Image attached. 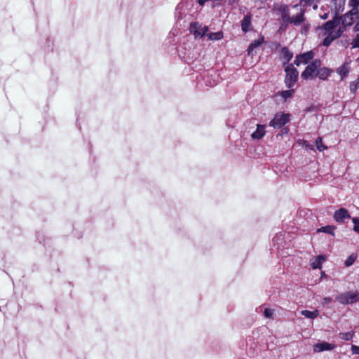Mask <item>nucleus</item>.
Masks as SVG:
<instances>
[{
  "instance_id": "4be33fe9",
  "label": "nucleus",
  "mask_w": 359,
  "mask_h": 359,
  "mask_svg": "<svg viewBox=\"0 0 359 359\" xmlns=\"http://www.w3.org/2000/svg\"><path fill=\"white\" fill-rule=\"evenodd\" d=\"M354 334H355L354 331H351V332H340L339 334V337L342 340L350 341L353 339V337H354Z\"/></svg>"
},
{
  "instance_id": "412c9836",
  "label": "nucleus",
  "mask_w": 359,
  "mask_h": 359,
  "mask_svg": "<svg viewBox=\"0 0 359 359\" xmlns=\"http://www.w3.org/2000/svg\"><path fill=\"white\" fill-rule=\"evenodd\" d=\"M301 313L302 316H305L306 318L314 319L318 316V311L315 310L313 311H308V310H303L301 311Z\"/></svg>"
},
{
  "instance_id": "5701e85b",
  "label": "nucleus",
  "mask_w": 359,
  "mask_h": 359,
  "mask_svg": "<svg viewBox=\"0 0 359 359\" xmlns=\"http://www.w3.org/2000/svg\"><path fill=\"white\" fill-rule=\"evenodd\" d=\"M350 90L351 93L355 94L359 88V76L353 81L350 83Z\"/></svg>"
},
{
  "instance_id": "dca6fc26",
  "label": "nucleus",
  "mask_w": 359,
  "mask_h": 359,
  "mask_svg": "<svg viewBox=\"0 0 359 359\" xmlns=\"http://www.w3.org/2000/svg\"><path fill=\"white\" fill-rule=\"evenodd\" d=\"M331 74V70L327 67L320 68L317 69L316 76L321 80H326Z\"/></svg>"
},
{
  "instance_id": "393cba45",
  "label": "nucleus",
  "mask_w": 359,
  "mask_h": 359,
  "mask_svg": "<svg viewBox=\"0 0 359 359\" xmlns=\"http://www.w3.org/2000/svg\"><path fill=\"white\" fill-rule=\"evenodd\" d=\"M294 93L293 89H290L287 90H283L280 93L281 96L286 100L287 98H290L292 96Z\"/></svg>"
},
{
  "instance_id": "f8f14e48",
  "label": "nucleus",
  "mask_w": 359,
  "mask_h": 359,
  "mask_svg": "<svg viewBox=\"0 0 359 359\" xmlns=\"http://www.w3.org/2000/svg\"><path fill=\"white\" fill-rule=\"evenodd\" d=\"M351 62H345L341 66L339 67L336 72L340 76L341 79L344 80L348 74L351 70Z\"/></svg>"
},
{
  "instance_id": "c756f323",
  "label": "nucleus",
  "mask_w": 359,
  "mask_h": 359,
  "mask_svg": "<svg viewBox=\"0 0 359 359\" xmlns=\"http://www.w3.org/2000/svg\"><path fill=\"white\" fill-rule=\"evenodd\" d=\"M303 25L302 29H301V33L302 34H306L308 29H309L310 25L309 24H305V21L302 23Z\"/></svg>"
},
{
  "instance_id": "72a5a7b5",
  "label": "nucleus",
  "mask_w": 359,
  "mask_h": 359,
  "mask_svg": "<svg viewBox=\"0 0 359 359\" xmlns=\"http://www.w3.org/2000/svg\"><path fill=\"white\" fill-rule=\"evenodd\" d=\"M324 301H325V302H327V303L330 302L331 298H330V297L325 298Z\"/></svg>"
},
{
  "instance_id": "2f4dec72",
  "label": "nucleus",
  "mask_w": 359,
  "mask_h": 359,
  "mask_svg": "<svg viewBox=\"0 0 359 359\" xmlns=\"http://www.w3.org/2000/svg\"><path fill=\"white\" fill-rule=\"evenodd\" d=\"M330 12L322 11L319 13V17L323 20H326L329 18Z\"/></svg>"
},
{
  "instance_id": "2eb2a0df",
  "label": "nucleus",
  "mask_w": 359,
  "mask_h": 359,
  "mask_svg": "<svg viewBox=\"0 0 359 359\" xmlns=\"http://www.w3.org/2000/svg\"><path fill=\"white\" fill-rule=\"evenodd\" d=\"M293 53L288 49L287 47H283L280 50V58L284 60L283 64L289 62V61L292 58Z\"/></svg>"
},
{
  "instance_id": "f704fd0d",
  "label": "nucleus",
  "mask_w": 359,
  "mask_h": 359,
  "mask_svg": "<svg viewBox=\"0 0 359 359\" xmlns=\"http://www.w3.org/2000/svg\"><path fill=\"white\" fill-rule=\"evenodd\" d=\"M238 1V0H229V2H231V3H236Z\"/></svg>"
},
{
  "instance_id": "bb28decb",
  "label": "nucleus",
  "mask_w": 359,
  "mask_h": 359,
  "mask_svg": "<svg viewBox=\"0 0 359 359\" xmlns=\"http://www.w3.org/2000/svg\"><path fill=\"white\" fill-rule=\"evenodd\" d=\"M353 226V231L359 233V218L353 217L352 219Z\"/></svg>"
},
{
  "instance_id": "f257e3e1",
  "label": "nucleus",
  "mask_w": 359,
  "mask_h": 359,
  "mask_svg": "<svg viewBox=\"0 0 359 359\" xmlns=\"http://www.w3.org/2000/svg\"><path fill=\"white\" fill-rule=\"evenodd\" d=\"M348 5L351 10L341 18L334 16L332 20L318 27V35L325 36L323 46L328 47L334 40L342 35L346 27L354 25V30L359 31V0H349Z\"/></svg>"
},
{
  "instance_id": "ddd939ff",
  "label": "nucleus",
  "mask_w": 359,
  "mask_h": 359,
  "mask_svg": "<svg viewBox=\"0 0 359 359\" xmlns=\"http://www.w3.org/2000/svg\"><path fill=\"white\" fill-rule=\"evenodd\" d=\"M320 0H300L299 4H295L292 7L297 8L299 6L306 11V8L312 6L314 9L317 8V4Z\"/></svg>"
},
{
  "instance_id": "9d476101",
  "label": "nucleus",
  "mask_w": 359,
  "mask_h": 359,
  "mask_svg": "<svg viewBox=\"0 0 359 359\" xmlns=\"http://www.w3.org/2000/svg\"><path fill=\"white\" fill-rule=\"evenodd\" d=\"M335 348V345L326 341L315 344L313 345V351L319 353L325 351H331Z\"/></svg>"
},
{
  "instance_id": "9b49d317",
  "label": "nucleus",
  "mask_w": 359,
  "mask_h": 359,
  "mask_svg": "<svg viewBox=\"0 0 359 359\" xmlns=\"http://www.w3.org/2000/svg\"><path fill=\"white\" fill-rule=\"evenodd\" d=\"M252 15L250 13H247L241 22V29L244 33H246L252 29L251 23Z\"/></svg>"
},
{
  "instance_id": "c85d7f7f",
  "label": "nucleus",
  "mask_w": 359,
  "mask_h": 359,
  "mask_svg": "<svg viewBox=\"0 0 359 359\" xmlns=\"http://www.w3.org/2000/svg\"><path fill=\"white\" fill-rule=\"evenodd\" d=\"M352 48H359V33L356 34L355 37L351 42Z\"/></svg>"
},
{
  "instance_id": "f03ea898",
  "label": "nucleus",
  "mask_w": 359,
  "mask_h": 359,
  "mask_svg": "<svg viewBox=\"0 0 359 359\" xmlns=\"http://www.w3.org/2000/svg\"><path fill=\"white\" fill-rule=\"evenodd\" d=\"M273 10L280 17L284 25L291 24L294 26H299L306 21L305 10L302 8H300L299 11L292 16L290 15L289 6L286 4L282 3L275 4L273 5Z\"/></svg>"
},
{
  "instance_id": "aec40b11",
  "label": "nucleus",
  "mask_w": 359,
  "mask_h": 359,
  "mask_svg": "<svg viewBox=\"0 0 359 359\" xmlns=\"http://www.w3.org/2000/svg\"><path fill=\"white\" fill-rule=\"evenodd\" d=\"M208 39L211 41H217L220 40L223 38L222 32H210L207 34Z\"/></svg>"
},
{
  "instance_id": "39448f33",
  "label": "nucleus",
  "mask_w": 359,
  "mask_h": 359,
  "mask_svg": "<svg viewBox=\"0 0 359 359\" xmlns=\"http://www.w3.org/2000/svg\"><path fill=\"white\" fill-rule=\"evenodd\" d=\"M291 115L290 114L277 113L269 122V126L274 128H280L290 122Z\"/></svg>"
},
{
  "instance_id": "a211bd4d",
  "label": "nucleus",
  "mask_w": 359,
  "mask_h": 359,
  "mask_svg": "<svg viewBox=\"0 0 359 359\" xmlns=\"http://www.w3.org/2000/svg\"><path fill=\"white\" fill-rule=\"evenodd\" d=\"M325 260L323 256H318L316 259L311 262V266L313 269H320L322 267L323 262Z\"/></svg>"
},
{
  "instance_id": "f3484780",
  "label": "nucleus",
  "mask_w": 359,
  "mask_h": 359,
  "mask_svg": "<svg viewBox=\"0 0 359 359\" xmlns=\"http://www.w3.org/2000/svg\"><path fill=\"white\" fill-rule=\"evenodd\" d=\"M264 41V39L262 38V39H257V40H255L253 41L248 46V49H247V51H248V55H252V51L255 48L259 47V46L262 45V43H263Z\"/></svg>"
},
{
  "instance_id": "0eeeda50",
  "label": "nucleus",
  "mask_w": 359,
  "mask_h": 359,
  "mask_svg": "<svg viewBox=\"0 0 359 359\" xmlns=\"http://www.w3.org/2000/svg\"><path fill=\"white\" fill-rule=\"evenodd\" d=\"M189 31L194 34L196 38L205 36L208 31V26H202L198 22H191L189 27Z\"/></svg>"
},
{
  "instance_id": "7ed1b4c3",
  "label": "nucleus",
  "mask_w": 359,
  "mask_h": 359,
  "mask_svg": "<svg viewBox=\"0 0 359 359\" xmlns=\"http://www.w3.org/2000/svg\"><path fill=\"white\" fill-rule=\"evenodd\" d=\"M286 73L285 78V86L288 88H292L297 81L299 72L297 69L294 67L293 64L287 65L285 68Z\"/></svg>"
},
{
  "instance_id": "b1692460",
  "label": "nucleus",
  "mask_w": 359,
  "mask_h": 359,
  "mask_svg": "<svg viewBox=\"0 0 359 359\" xmlns=\"http://www.w3.org/2000/svg\"><path fill=\"white\" fill-rule=\"evenodd\" d=\"M315 144L319 151H323L327 149V147L323 144L321 137H318L315 141Z\"/></svg>"
},
{
  "instance_id": "20e7f679",
  "label": "nucleus",
  "mask_w": 359,
  "mask_h": 359,
  "mask_svg": "<svg viewBox=\"0 0 359 359\" xmlns=\"http://www.w3.org/2000/svg\"><path fill=\"white\" fill-rule=\"evenodd\" d=\"M336 301L341 304H351L359 301V291H349L336 296Z\"/></svg>"
},
{
  "instance_id": "473e14b6",
  "label": "nucleus",
  "mask_w": 359,
  "mask_h": 359,
  "mask_svg": "<svg viewBox=\"0 0 359 359\" xmlns=\"http://www.w3.org/2000/svg\"><path fill=\"white\" fill-rule=\"evenodd\" d=\"M334 1H335V4H341V3H342V2L344 3V0H334Z\"/></svg>"
},
{
  "instance_id": "423d86ee",
  "label": "nucleus",
  "mask_w": 359,
  "mask_h": 359,
  "mask_svg": "<svg viewBox=\"0 0 359 359\" xmlns=\"http://www.w3.org/2000/svg\"><path fill=\"white\" fill-rule=\"evenodd\" d=\"M320 66V61L319 60H314L307 65L304 71L302 73V78L303 79H308L309 77H313V74L317 72V69Z\"/></svg>"
},
{
  "instance_id": "a878e982",
  "label": "nucleus",
  "mask_w": 359,
  "mask_h": 359,
  "mask_svg": "<svg viewBox=\"0 0 359 359\" xmlns=\"http://www.w3.org/2000/svg\"><path fill=\"white\" fill-rule=\"evenodd\" d=\"M356 259V257L354 255H351L346 260H345V262H344V264L346 266H351L355 260Z\"/></svg>"
},
{
  "instance_id": "4468645a",
  "label": "nucleus",
  "mask_w": 359,
  "mask_h": 359,
  "mask_svg": "<svg viewBox=\"0 0 359 359\" xmlns=\"http://www.w3.org/2000/svg\"><path fill=\"white\" fill-rule=\"evenodd\" d=\"M266 126L262 125V124H257V129L255 131H254L251 137L253 140H260L262 139L266 134Z\"/></svg>"
},
{
  "instance_id": "6e6552de",
  "label": "nucleus",
  "mask_w": 359,
  "mask_h": 359,
  "mask_svg": "<svg viewBox=\"0 0 359 359\" xmlns=\"http://www.w3.org/2000/svg\"><path fill=\"white\" fill-rule=\"evenodd\" d=\"M314 57V53L313 51H308L296 56L294 61V64L297 66H299L302 64H307Z\"/></svg>"
},
{
  "instance_id": "cd10ccee",
  "label": "nucleus",
  "mask_w": 359,
  "mask_h": 359,
  "mask_svg": "<svg viewBox=\"0 0 359 359\" xmlns=\"http://www.w3.org/2000/svg\"><path fill=\"white\" fill-rule=\"evenodd\" d=\"M264 316L267 318H271L273 316V310L271 309H265L264 311Z\"/></svg>"
},
{
  "instance_id": "1a4fd4ad",
  "label": "nucleus",
  "mask_w": 359,
  "mask_h": 359,
  "mask_svg": "<svg viewBox=\"0 0 359 359\" xmlns=\"http://www.w3.org/2000/svg\"><path fill=\"white\" fill-rule=\"evenodd\" d=\"M334 218L337 222L344 223L346 219L351 218V215L346 208H341L335 211Z\"/></svg>"
},
{
  "instance_id": "6ab92c4d",
  "label": "nucleus",
  "mask_w": 359,
  "mask_h": 359,
  "mask_svg": "<svg viewBox=\"0 0 359 359\" xmlns=\"http://www.w3.org/2000/svg\"><path fill=\"white\" fill-rule=\"evenodd\" d=\"M335 229H336L335 226L327 225V226H322L321 228L318 229L317 232L318 233L323 232V233H326L334 236Z\"/></svg>"
},
{
  "instance_id": "7c9ffc66",
  "label": "nucleus",
  "mask_w": 359,
  "mask_h": 359,
  "mask_svg": "<svg viewBox=\"0 0 359 359\" xmlns=\"http://www.w3.org/2000/svg\"><path fill=\"white\" fill-rule=\"evenodd\" d=\"M351 350L353 354L359 355V346L356 345H351Z\"/></svg>"
}]
</instances>
